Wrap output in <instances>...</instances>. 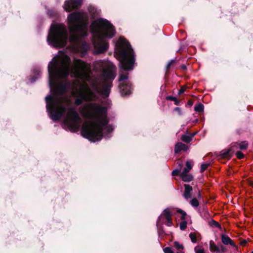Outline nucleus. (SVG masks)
I'll list each match as a JSON object with an SVG mask.
<instances>
[{"label":"nucleus","instance_id":"1","mask_svg":"<svg viewBox=\"0 0 253 253\" xmlns=\"http://www.w3.org/2000/svg\"><path fill=\"white\" fill-rule=\"evenodd\" d=\"M112 86V83L104 82V86L101 90L98 84H92V89L87 88L84 91L79 90L77 92L78 97L75 100V105H81L84 101L90 102L88 107L93 118L96 120L95 123H86L81 127L83 136L91 142L99 141L103 136L107 139L112 136L114 127L108 124L109 119L107 116V107L101 105L102 101L100 98L101 95L108 97Z\"/></svg>","mask_w":253,"mask_h":253},{"label":"nucleus","instance_id":"2","mask_svg":"<svg viewBox=\"0 0 253 253\" xmlns=\"http://www.w3.org/2000/svg\"><path fill=\"white\" fill-rule=\"evenodd\" d=\"M83 18V13L80 11L73 12L68 15L69 37L64 24H52L47 37L48 44L54 47H63L69 41L72 44L81 47L84 52H86L90 45L86 42L81 41L82 38L87 35L86 25L82 23Z\"/></svg>","mask_w":253,"mask_h":253},{"label":"nucleus","instance_id":"3","mask_svg":"<svg viewBox=\"0 0 253 253\" xmlns=\"http://www.w3.org/2000/svg\"><path fill=\"white\" fill-rule=\"evenodd\" d=\"M71 59L66 56L64 60L58 61L53 60V59L49 62L48 65V84L50 91H53V95H57L59 98L60 96L64 94L69 88L71 84L69 82H66L56 86V83L60 79L67 77L71 71Z\"/></svg>","mask_w":253,"mask_h":253},{"label":"nucleus","instance_id":"4","mask_svg":"<svg viewBox=\"0 0 253 253\" xmlns=\"http://www.w3.org/2000/svg\"><path fill=\"white\" fill-rule=\"evenodd\" d=\"M89 29L92 35L91 42L94 47L93 54L105 52L109 47L105 38L112 39L115 36V27L107 20L100 18L91 23Z\"/></svg>","mask_w":253,"mask_h":253},{"label":"nucleus","instance_id":"5","mask_svg":"<svg viewBox=\"0 0 253 253\" xmlns=\"http://www.w3.org/2000/svg\"><path fill=\"white\" fill-rule=\"evenodd\" d=\"M119 47L118 54L121 58L119 67L121 69L119 82H121L128 79V74L124 75L123 71H128L133 69L135 60V54L130 43L125 39L120 38L118 41Z\"/></svg>","mask_w":253,"mask_h":253},{"label":"nucleus","instance_id":"6","mask_svg":"<svg viewBox=\"0 0 253 253\" xmlns=\"http://www.w3.org/2000/svg\"><path fill=\"white\" fill-rule=\"evenodd\" d=\"M45 99L46 111L50 118L54 121H59L64 115L66 107L61 104L60 99L57 95H48Z\"/></svg>","mask_w":253,"mask_h":253},{"label":"nucleus","instance_id":"7","mask_svg":"<svg viewBox=\"0 0 253 253\" xmlns=\"http://www.w3.org/2000/svg\"><path fill=\"white\" fill-rule=\"evenodd\" d=\"M67 117L63 122V128L72 132H78L81 127V118L74 107L68 108Z\"/></svg>","mask_w":253,"mask_h":253},{"label":"nucleus","instance_id":"8","mask_svg":"<svg viewBox=\"0 0 253 253\" xmlns=\"http://www.w3.org/2000/svg\"><path fill=\"white\" fill-rule=\"evenodd\" d=\"M74 67L72 69L75 77H79L82 73L85 71L87 68L86 63L80 59H75L74 61Z\"/></svg>","mask_w":253,"mask_h":253},{"label":"nucleus","instance_id":"9","mask_svg":"<svg viewBox=\"0 0 253 253\" xmlns=\"http://www.w3.org/2000/svg\"><path fill=\"white\" fill-rule=\"evenodd\" d=\"M82 3L83 0H67L65 1L64 8L66 11L70 12L81 5Z\"/></svg>","mask_w":253,"mask_h":253},{"label":"nucleus","instance_id":"10","mask_svg":"<svg viewBox=\"0 0 253 253\" xmlns=\"http://www.w3.org/2000/svg\"><path fill=\"white\" fill-rule=\"evenodd\" d=\"M119 87L122 96H126L131 93V84L129 82H124Z\"/></svg>","mask_w":253,"mask_h":253},{"label":"nucleus","instance_id":"11","mask_svg":"<svg viewBox=\"0 0 253 253\" xmlns=\"http://www.w3.org/2000/svg\"><path fill=\"white\" fill-rule=\"evenodd\" d=\"M116 74L115 71L111 70L108 72H105L103 74L104 83H112L116 78Z\"/></svg>","mask_w":253,"mask_h":253},{"label":"nucleus","instance_id":"12","mask_svg":"<svg viewBox=\"0 0 253 253\" xmlns=\"http://www.w3.org/2000/svg\"><path fill=\"white\" fill-rule=\"evenodd\" d=\"M194 190L196 193H197V195L196 196V198H194L190 200L189 203L193 208H197L199 205V202L197 199H201L202 195L199 189L198 188L196 189L195 188Z\"/></svg>","mask_w":253,"mask_h":253},{"label":"nucleus","instance_id":"13","mask_svg":"<svg viewBox=\"0 0 253 253\" xmlns=\"http://www.w3.org/2000/svg\"><path fill=\"white\" fill-rule=\"evenodd\" d=\"M41 71L39 67H35L33 70V76L29 79V82L32 84L34 83L41 75Z\"/></svg>","mask_w":253,"mask_h":253},{"label":"nucleus","instance_id":"14","mask_svg":"<svg viewBox=\"0 0 253 253\" xmlns=\"http://www.w3.org/2000/svg\"><path fill=\"white\" fill-rule=\"evenodd\" d=\"M171 213L170 212V211L168 209H166L164 210L163 213L161 214V215H160L158 218L157 222V226H158L159 224H160L161 220L162 219L163 220H164L165 219L171 218Z\"/></svg>","mask_w":253,"mask_h":253},{"label":"nucleus","instance_id":"15","mask_svg":"<svg viewBox=\"0 0 253 253\" xmlns=\"http://www.w3.org/2000/svg\"><path fill=\"white\" fill-rule=\"evenodd\" d=\"M184 192L183 196L184 199L188 201L191 198V192L193 190L192 186L189 184H184Z\"/></svg>","mask_w":253,"mask_h":253},{"label":"nucleus","instance_id":"16","mask_svg":"<svg viewBox=\"0 0 253 253\" xmlns=\"http://www.w3.org/2000/svg\"><path fill=\"white\" fill-rule=\"evenodd\" d=\"M199 213L204 219L208 221L211 218L206 206H204L202 210L199 209Z\"/></svg>","mask_w":253,"mask_h":253},{"label":"nucleus","instance_id":"17","mask_svg":"<svg viewBox=\"0 0 253 253\" xmlns=\"http://www.w3.org/2000/svg\"><path fill=\"white\" fill-rule=\"evenodd\" d=\"M221 241L222 243L225 245H230L232 247H236V245L229 236L225 234L221 235Z\"/></svg>","mask_w":253,"mask_h":253},{"label":"nucleus","instance_id":"18","mask_svg":"<svg viewBox=\"0 0 253 253\" xmlns=\"http://www.w3.org/2000/svg\"><path fill=\"white\" fill-rule=\"evenodd\" d=\"M188 149V147L186 146L185 144L181 142H178L175 145L174 152L175 153L177 154L181 152V151L182 150L184 151H186Z\"/></svg>","mask_w":253,"mask_h":253},{"label":"nucleus","instance_id":"19","mask_svg":"<svg viewBox=\"0 0 253 253\" xmlns=\"http://www.w3.org/2000/svg\"><path fill=\"white\" fill-rule=\"evenodd\" d=\"M180 177L182 181L184 182H190L193 179V176L191 174L188 173H181Z\"/></svg>","mask_w":253,"mask_h":253},{"label":"nucleus","instance_id":"20","mask_svg":"<svg viewBox=\"0 0 253 253\" xmlns=\"http://www.w3.org/2000/svg\"><path fill=\"white\" fill-rule=\"evenodd\" d=\"M210 250L212 252L219 253L220 252V247L216 246L212 241L210 243Z\"/></svg>","mask_w":253,"mask_h":253},{"label":"nucleus","instance_id":"21","mask_svg":"<svg viewBox=\"0 0 253 253\" xmlns=\"http://www.w3.org/2000/svg\"><path fill=\"white\" fill-rule=\"evenodd\" d=\"M208 223L209 225L211 227H216L220 229H221V226L220 225V224L218 222L213 220L212 218H211L210 220L208 221Z\"/></svg>","mask_w":253,"mask_h":253},{"label":"nucleus","instance_id":"22","mask_svg":"<svg viewBox=\"0 0 253 253\" xmlns=\"http://www.w3.org/2000/svg\"><path fill=\"white\" fill-rule=\"evenodd\" d=\"M193 136V135L192 134H184L181 136V139L185 143H189L192 140Z\"/></svg>","mask_w":253,"mask_h":253},{"label":"nucleus","instance_id":"23","mask_svg":"<svg viewBox=\"0 0 253 253\" xmlns=\"http://www.w3.org/2000/svg\"><path fill=\"white\" fill-rule=\"evenodd\" d=\"M192 168V164L190 161L186 162V167L183 169L181 173H188Z\"/></svg>","mask_w":253,"mask_h":253},{"label":"nucleus","instance_id":"24","mask_svg":"<svg viewBox=\"0 0 253 253\" xmlns=\"http://www.w3.org/2000/svg\"><path fill=\"white\" fill-rule=\"evenodd\" d=\"M204 105L200 103L194 107V110L197 112H201L204 111Z\"/></svg>","mask_w":253,"mask_h":253},{"label":"nucleus","instance_id":"25","mask_svg":"<svg viewBox=\"0 0 253 253\" xmlns=\"http://www.w3.org/2000/svg\"><path fill=\"white\" fill-rule=\"evenodd\" d=\"M166 99L167 100L173 101L174 102V104L176 105H178L179 104V101L178 100L176 97L169 95L166 97Z\"/></svg>","mask_w":253,"mask_h":253},{"label":"nucleus","instance_id":"26","mask_svg":"<svg viewBox=\"0 0 253 253\" xmlns=\"http://www.w3.org/2000/svg\"><path fill=\"white\" fill-rule=\"evenodd\" d=\"M239 148L241 150H246L248 146V143L246 141L241 142L239 144Z\"/></svg>","mask_w":253,"mask_h":253},{"label":"nucleus","instance_id":"27","mask_svg":"<svg viewBox=\"0 0 253 253\" xmlns=\"http://www.w3.org/2000/svg\"><path fill=\"white\" fill-rule=\"evenodd\" d=\"M230 151L229 150H223L220 152V155L224 158H226L230 156Z\"/></svg>","mask_w":253,"mask_h":253},{"label":"nucleus","instance_id":"28","mask_svg":"<svg viewBox=\"0 0 253 253\" xmlns=\"http://www.w3.org/2000/svg\"><path fill=\"white\" fill-rule=\"evenodd\" d=\"M189 237L191 239V241L193 243H196L197 242V236L195 234L191 233L189 234Z\"/></svg>","mask_w":253,"mask_h":253},{"label":"nucleus","instance_id":"29","mask_svg":"<svg viewBox=\"0 0 253 253\" xmlns=\"http://www.w3.org/2000/svg\"><path fill=\"white\" fill-rule=\"evenodd\" d=\"M174 246L177 250H183L184 247L182 244H180L178 242L175 241L174 242Z\"/></svg>","mask_w":253,"mask_h":253},{"label":"nucleus","instance_id":"30","mask_svg":"<svg viewBox=\"0 0 253 253\" xmlns=\"http://www.w3.org/2000/svg\"><path fill=\"white\" fill-rule=\"evenodd\" d=\"M163 221L164 222L165 224L168 226H171L173 225L171 218L163 220Z\"/></svg>","mask_w":253,"mask_h":253},{"label":"nucleus","instance_id":"31","mask_svg":"<svg viewBox=\"0 0 253 253\" xmlns=\"http://www.w3.org/2000/svg\"><path fill=\"white\" fill-rule=\"evenodd\" d=\"M179 227H180V229L181 230H185L187 227V222L185 221H183L181 222L180 223Z\"/></svg>","mask_w":253,"mask_h":253},{"label":"nucleus","instance_id":"32","mask_svg":"<svg viewBox=\"0 0 253 253\" xmlns=\"http://www.w3.org/2000/svg\"><path fill=\"white\" fill-rule=\"evenodd\" d=\"M175 62V59H171L170 60L169 62L167 64V66H166V69L167 70H168L170 68V67H171V66L172 65H173Z\"/></svg>","mask_w":253,"mask_h":253},{"label":"nucleus","instance_id":"33","mask_svg":"<svg viewBox=\"0 0 253 253\" xmlns=\"http://www.w3.org/2000/svg\"><path fill=\"white\" fill-rule=\"evenodd\" d=\"M209 166V164H203L201 166L200 171L201 172H204Z\"/></svg>","mask_w":253,"mask_h":253},{"label":"nucleus","instance_id":"34","mask_svg":"<svg viewBox=\"0 0 253 253\" xmlns=\"http://www.w3.org/2000/svg\"><path fill=\"white\" fill-rule=\"evenodd\" d=\"M165 253H174L170 247H167L163 249Z\"/></svg>","mask_w":253,"mask_h":253},{"label":"nucleus","instance_id":"35","mask_svg":"<svg viewBox=\"0 0 253 253\" xmlns=\"http://www.w3.org/2000/svg\"><path fill=\"white\" fill-rule=\"evenodd\" d=\"M236 156L239 159H242L244 157V154L241 151H237L236 153Z\"/></svg>","mask_w":253,"mask_h":253},{"label":"nucleus","instance_id":"36","mask_svg":"<svg viewBox=\"0 0 253 253\" xmlns=\"http://www.w3.org/2000/svg\"><path fill=\"white\" fill-rule=\"evenodd\" d=\"M195 253H205L203 249H198L196 246L194 248Z\"/></svg>","mask_w":253,"mask_h":253},{"label":"nucleus","instance_id":"37","mask_svg":"<svg viewBox=\"0 0 253 253\" xmlns=\"http://www.w3.org/2000/svg\"><path fill=\"white\" fill-rule=\"evenodd\" d=\"M180 171V168H177L172 170V175L173 176L177 175Z\"/></svg>","mask_w":253,"mask_h":253},{"label":"nucleus","instance_id":"38","mask_svg":"<svg viewBox=\"0 0 253 253\" xmlns=\"http://www.w3.org/2000/svg\"><path fill=\"white\" fill-rule=\"evenodd\" d=\"M178 211L179 213H181V214H182V216L181 219H185L184 216L186 215V213L184 211H182V210H179Z\"/></svg>","mask_w":253,"mask_h":253},{"label":"nucleus","instance_id":"39","mask_svg":"<svg viewBox=\"0 0 253 253\" xmlns=\"http://www.w3.org/2000/svg\"><path fill=\"white\" fill-rule=\"evenodd\" d=\"M174 110L177 112L179 115H181L182 114L181 109L179 107H175Z\"/></svg>","mask_w":253,"mask_h":253},{"label":"nucleus","instance_id":"40","mask_svg":"<svg viewBox=\"0 0 253 253\" xmlns=\"http://www.w3.org/2000/svg\"><path fill=\"white\" fill-rule=\"evenodd\" d=\"M177 164L178 165V166H179V168H180V169H181V168H182V165H183V164H182V162H181V161L179 160V161L177 162Z\"/></svg>","mask_w":253,"mask_h":253},{"label":"nucleus","instance_id":"41","mask_svg":"<svg viewBox=\"0 0 253 253\" xmlns=\"http://www.w3.org/2000/svg\"><path fill=\"white\" fill-rule=\"evenodd\" d=\"M185 91V89H183V88H181L179 91H178V94H181L182 93H183Z\"/></svg>","mask_w":253,"mask_h":253},{"label":"nucleus","instance_id":"42","mask_svg":"<svg viewBox=\"0 0 253 253\" xmlns=\"http://www.w3.org/2000/svg\"><path fill=\"white\" fill-rule=\"evenodd\" d=\"M88 10L90 12L94 13V8L92 7H89L88 8Z\"/></svg>","mask_w":253,"mask_h":253},{"label":"nucleus","instance_id":"43","mask_svg":"<svg viewBox=\"0 0 253 253\" xmlns=\"http://www.w3.org/2000/svg\"><path fill=\"white\" fill-rule=\"evenodd\" d=\"M47 13L50 16H53V12L51 10H49L47 12Z\"/></svg>","mask_w":253,"mask_h":253},{"label":"nucleus","instance_id":"44","mask_svg":"<svg viewBox=\"0 0 253 253\" xmlns=\"http://www.w3.org/2000/svg\"><path fill=\"white\" fill-rule=\"evenodd\" d=\"M220 248V251H222L223 252H225V248L224 247H223L222 245H221L220 247H219Z\"/></svg>","mask_w":253,"mask_h":253},{"label":"nucleus","instance_id":"45","mask_svg":"<svg viewBox=\"0 0 253 253\" xmlns=\"http://www.w3.org/2000/svg\"><path fill=\"white\" fill-rule=\"evenodd\" d=\"M187 104L189 105V106H192L193 105V102L191 100H189L187 102Z\"/></svg>","mask_w":253,"mask_h":253},{"label":"nucleus","instance_id":"46","mask_svg":"<svg viewBox=\"0 0 253 253\" xmlns=\"http://www.w3.org/2000/svg\"><path fill=\"white\" fill-rule=\"evenodd\" d=\"M181 68L182 69H183V70H186V66L185 65H182L181 66Z\"/></svg>","mask_w":253,"mask_h":253},{"label":"nucleus","instance_id":"47","mask_svg":"<svg viewBox=\"0 0 253 253\" xmlns=\"http://www.w3.org/2000/svg\"><path fill=\"white\" fill-rule=\"evenodd\" d=\"M176 253H184L183 252H177Z\"/></svg>","mask_w":253,"mask_h":253},{"label":"nucleus","instance_id":"48","mask_svg":"<svg viewBox=\"0 0 253 253\" xmlns=\"http://www.w3.org/2000/svg\"><path fill=\"white\" fill-rule=\"evenodd\" d=\"M251 253H253V251Z\"/></svg>","mask_w":253,"mask_h":253}]
</instances>
